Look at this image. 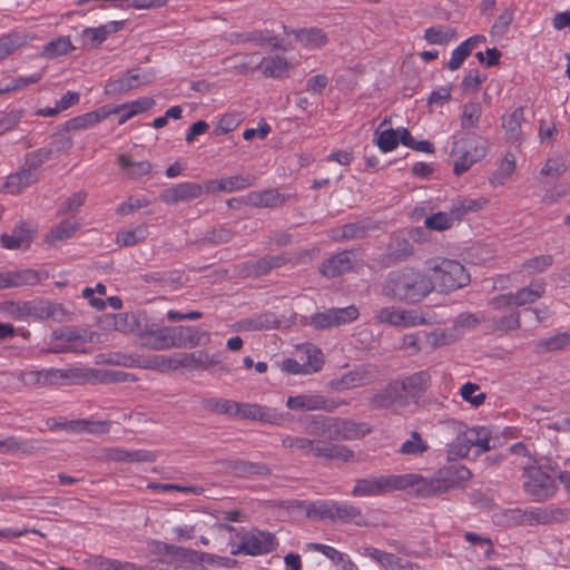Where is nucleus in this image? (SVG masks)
I'll return each mask as SVG.
<instances>
[{
    "label": "nucleus",
    "mask_w": 570,
    "mask_h": 570,
    "mask_svg": "<svg viewBox=\"0 0 570 570\" xmlns=\"http://www.w3.org/2000/svg\"><path fill=\"white\" fill-rule=\"evenodd\" d=\"M108 459L116 462H154L155 454L146 450L128 451L121 448H114L108 451Z\"/></svg>",
    "instance_id": "nucleus-35"
},
{
    "label": "nucleus",
    "mask_w": 570,
    "mask_h": 570,
    "mask_svg": "<svg viewBox=\"0 0 570 570\" xmlns=\"http://www.w3.org/2000/svg\"><path fill=\"white\" fill-rule=\"evenodd\" d=\"M155 75L151 70L131 69L118 79H110L105 86V94L115 96L129 91L130 89L149 83Z\"/></svg>",
    "instance_id": "nucleus-11"
},
{
    "label": "nucleus",
    "mask_w": 570,
    "mask_h": 570,
    "mask_svg": "<svg viewBox=\"0 0 570 570\" xmlns=\"http://www.w3.org/2000/svg\"><path fill=\"white\" fill-rule=\"evenodd\" d=\"M353 268L352 253L342 252L325 261L320 267L322 275L333 278Z\"/></svg>",
    "instance_id": "nucleus-28"
},
{
    "label": "nucleus",
    "mask_w": 570,
    "mask_h": 570,
    "mask_svg": "<svg viewBox=\"0 0 570 570\" xmlns=\"http://www.w3.org/2000/svg\"><path fill=\"white\" fill-rule=\"evenodd\" d=\"M318 513L323 518L340 520L344 522L355 521L356 524H361V521L356 520L362 517L361 510L357 507L346 502H322L318 507Z\"/></svg>",
    "instance_id": "nucleus-19"
},
{
    "label": "nucleus",
    "mask_w": 570,
    "mask_h": 570,
    "mask_svg": "<svg viewBox=\"0 0 570 570\" xmlns=\"http://www.w3.org/2000/svg\"><path fill=\"white\" fill-rule=\"evenodd\" d=\"M275 326V321L271 320L269 315H258L253 318L243 320L238 323L240 331H261L264 328H272Z\"/></svg>",
    "instance_id": "nucleus-63"
},
{
    "label": "nucleus",
    "mask_w": 570,
    "mask_h": 570,
    "mask_svg": "<svg viewBox=\"0 0 570 570\" xmlns=\"http://www.w3.org/2000/svg\"><path fill=\"white\" fill-rule=\"evenodd\" d=\"M567 160L561 156L550 157L543 168L541 175L550 177L552 179L559 178L567 169Z\"/></svg>",
    "instance_id": "nucleus-62"
},
{
    "label": "nucleus",
    "mask_w": 570,
    "mask_h": 570,
    "mask_svg": "<svg viewBox=\"0 0 570 570\" xmlns=\"http://www.w3.org/2000/svg\"><path fill=\"white\" fill-rule=\"evenodd\" d=\"M171 336L174 348H193L210 341L208 332L195 326H174Z\"/></svg>",
    "instance_id": "nucleus-18"
},
{
    "label": "nucleus",
    "mask_w": 570,
    "mask_h": 570,
    "mask_svg": "<svg viewBox=\"0 0 570 570\" xmlns=\"http://www.w3.org/2000/svg\"><path fill=\"white\" fill-rule=\"evenodd\" d=\"M282 444L286 449L296 450L303 454L313 453L315 456L317 445H320L315 440L301 436H286L282 440Z\"/></svg>",
    "instance_id": "nucleus-53"
},
{
    "label": "nucleus",
    "mask_w": 570,
    "mask_h": 570,
    "mask_svg": "<svg viewBox=\"0 0 570 570\" xmlns=\"http://www.w3.org/2000/svg\"><path fill=\"white\" fill-rule=\"evenodd\" d=\"M444 483L448 485L446 491L458 487L460 483L468 481L471 476V472L463 465L452 466L440 470Z\"/></svg>",
    "instance_id": "nucleus-50"
},
{
    "label": "nucleus",
    "mask_w": 570,
    "mask_h": 570,
    "mask_svg": "<svg viewBox=\"0 0 570 570\" xmlns=\"http://www.w3.org/2000/svg\"><path fill=\"white\" fill-rule=\"evenodd\" d=\"M358 317V309L354 306L343 308H330L325 312L317 313L312 317V325L316 328H325L330 326H338L351 323Z\"/></svg>",
    "instance_id": "nucleus-16"
},
{
    "label": "nucleus",
    "mask_w": 570,
    "mask_h": 570,
    "mask_svg": "<svg viewBox=\"0 0 570 570\" xmlns=\"http://www.w3.org/2000/svg\"><path fill=\"white\" fill-rule=\"evenodd\" d=\"M122 22L111 21L97 28H86L82 31V38L90 42L91 46H99L110 33L117 32Z\"/></svg>",
    "instance_id": "nucleus-45"
},
{
    "label": "nucleus",
    "mask_w": 570,
    "mask_h": 570,
    "mask_svg": "<svg viewBox=\"0 0 570 570\" xmlns=\"http://www.w3.org/2000/svg\"><path fill=\"white\" fill-rule=\"evenodd\" d=\"M110 116L109 107L104 106L94 111L79 115L77 117L71 118L66 122V129L69 131H81L89 128H92L98 122L102 121L107 117Z\"/></svg>",
    "instance_id": "nucleus-26"
},
{
    "label": "nucleus",
    "mask_w": 570,
    "mask_h": 570,
    "mask_svg": "<svg viewBox=\"0 0 570 570\" xmlns=\"http://www.w3.org/2000/svg\"><path fill=\"white\" fill-rule=\"evenodd\" d=\"M238 417L258 420L275 425L282 424L285 420L284 415L275 409L250 403H239Z\"/></svg>",
    "instance_id": "nucleus-21"
},
{
    "label": "nucleus",
    "mask_w": 570,
    "mask_h": 570,
    "mask_svg": "<svg viewBox=\"0 0 570 570\" xmlns=\"http://www.w3.org/2000/svg\"><path fill=\"white\" fill-rule=\"evenodd\" d=\"M257 68L261 69L266 77L278 78L287 75L291 63L284 57L273 56L263 58L257 65Z\"/></svg>",
    "instance_id": "nucleus-36"
},
{
    "label": "nucleus",
    "mask_w": 570,
    "mask_h": 570,
    "mask_svg": "<svg viewBox=\"0 0 570 570\" xmlns=\"http://www.w3.org/2000/svg\"><path fill=\"white\" fill-rule=\"evenodd\" d=\"M311 548L327 557L335 564L341 566L343 570H358L357 566L350 559L347 554L336 550L333 547L322 543H312Z\"/></svg>",
    "instance_id": "nucleus-44"
},
{
    "label": "nucleus",
    "mask_w": 570,
    "mask_h": 570,
    "mask_svg": "<svg viewBox=\"0 0 570 570\" xmlns=\"http://www.w3.org/2000/svg\"><path fill=\"white\" fill-rule=\"evenodd\" d=\"M445 426L449 432L455 434V438L448 444V459L455 461L466 456L472 446H476L480 452H487L491 449L490 433L483 428H468L459 421H448Z\"/></svg>",
    "instance_id": "nucleus-3"
},
{
    "label": "nucleus",
    "mask_w": 570,
    "mask_h": 570,
    "mask_svg": "<svg viewBox=\"0 0 570 570\" xmlns=\"http://www.w3.org/2000/svg\"><path fill=\"white\" fill-rule=\"evenodd\" d=\"M524 491L537 501H544L556 492L553 479L541 469L531 468L527 471L523 483Z\"/></svg>",
    "instance_id": "nucleus-10"
},
{
    "label": "nucleus",
    "mask_w": 570,
    "mask_h": 570,
    "mask_svg": "<svg viewBox=\"0 0 570 570\" xmlns=\"http://www.w3.org/2000/svg\"><path fill=\"white\" fill-rule=\"evenodd\" d=\"M493 327L495 331L509 332L520 327V313L511 311L509 314L492 317Z\"/></svg>",
    "instance_id": "nucleus-61"
},
{
    "label": "nucleus",
    "mask_w": 570,
    "mask_h": 570,
    "mask_svg": "<svg viewBox=\"0 0 570 570\" xmlns=\"http://www.w3.org/2000/svg\"><path fill=\"white\" fill-rule=\"evenodd\" d=\"M489 144L482 137H473L456 141L452 149L453 171L460 176L468 171L475 163L483 159L488 153Z\"/></svg>",
    "instance_id": "nucleus-7"
},
{
    "label": "nucleus",
    "mask_w": 570,
    "mask_h": 570,
    "mask_svg": "<svg viewBox=\"0 0 570 570\" xmlns=\"http://www.w3.org/2000/svg\"><path fill=\"white\" fill-rule=\"evenodd\" d=\"M368 382L367 373L363 370H354L343 374L341 377L332 380L330 382V386L337 391L342 392L345 390H352L356 387H361Z\"/></svg>",
    "instance_id": "nucleus-33"
},
{
    "label": "nucleus",
    "mask_w": 570,
    "mask_h": 570,
    "mask_svg": "<svg viewBox=\"0 0 570 570\" xmlns=\"http://www.w3.org/2000/svg\"><path fill=\"white\" fill-rule=\"evenodd\" d=\"M239 543L233 546L230 553L233 556H263L276 550L278 540L274 533L263 531L257 528L250 530H242L237 534Z\"/></svg>",
    "instance_id": "nucleus-5"
},
{
    "label": "nucleus",
    "mask_w": 570,
    "mask_h": 570,
    "mask_svg": "<svg viewBox=\"0 0 570 570\" xmlns=\"http://www.w3.org/2000/svg\"><path fill=\"white\" fill-rule=\"evenodd\" d=\"M255 177L253 175H234L224 177L219 180H208L205 183L206 194L219 191L233 193L253 186Z\"/></svg>",
    "instance_id": "nucleus-23"
},
{
    "label": "nucleus",
    "mask_w": 570,
    "mask_h": 570,
    "mask_svg": "<svg viewBox=\"0 0 570 570\" xmlns=\"http://www.w3.org/2000/svg\"><path fill=\"white\" fill-rule=\"evenodd\" d=\"M432 291V279L413 268L390 273L382 285V294L385 297L409 304L420 303Z\"/></svg>",
    "instance_id": "nucleus-1"
},
{
    "label": "nucleus",
    "mask_w": 570,
    "mask_h": 570,
    "mask_svg": "<svg viewBox=\"0 0 570 570\" xmlns=\"http://www.w3.org/2000/svg\"><path fill=\"white\" fill-rule=\"evenodd\" d=\"M316 456L348 462L354 459V452L342 444H320L316 449Z\"/></svg>",
    "instance_id": "nucleus-43"
},
{
    "label": "nucleus",
    "mask_w": 570,
    "mask_h": 570,
    "mask_svg": "<svg viewBox=\"0 0 570 570\" xmlns=\"http://www.w3.org/2000/svg\"><path fill=\"white\" fill-rule=\"evenodd\" d=\"M247 203L255 207H277L285 198L275 189L253 191L247 195Z\"/></svg>",
    "instance_id": "nucleus-42"
},
{
    "label": "nucleus",
    "mask_w": 570,
    "mask_h": 570,
    "mask_svg": "<svg viewBox=\"0 0 570 570\" xmlns=\"http://www.w3.org/2000/svg\"><path fill=\"white\" fill-rule=\"evenodd\" d=\"M482 115V108L479 102H466L462 107L461 127L463 129H475Z\"/></svg>",
    "instance_id": "nucleus-54"
},
{
    "label": "nucleus",
    "mask_w": 570,
    "mask_h": 570,
    "mask_svg": "<svg viewBox=\"0 0 570 570\" xmlns=\"http://www.w3.org/2000/svg\"><path fill=\"white\" fill-rule=\"evenodd\" d=\"M424 39L431 45H445L456 39V33L451 28L432 27L425 30Z\"/></svg>",
    "instance_id": "nucleus-57"
},
{
    "label": "nucleus",
    "mask_w": 570,
    "mask_h": 570,
    "mask_svg": "<svg viewBox=\"0 0 570 570\" xmlns=\"http://www.w3.org/2000/svg\"><path fill=\"white\" fill-rule=\"evenodd\" d=\"M488 199L481 197L478 199H463L452 205V214L456 219H461L469 213H474L488 205Z\"/></svg>",
    "instance_id": "nucleus-56"
},
{
    "label": "nucleus",
    "mask_w": 570,
    "mask_h": 570,
    "mask_svg": "<svg viewBox=\"0 0 570 570\" xmlns=\"http://www.w3.org/2000/svg\"><path fill=\"white\" fill-rule=\"evenodd\" d=\"M71 432H88L91 434H104L109 432L110 423L106 421H91V420H73L67 422L62 426Z\"/></svg>",
    "instance_id": "nucleus-40"
},
{
    "label": "nucleus",
    "mask_w": 570,
    "mask_h": 570,
    "mask_svg": "<svg viewBox=\"0 0 570 570\" xmlns=\"http://www.w3.org/2000/svg\"><path fill=\"white\" fill-rule=\"evenodd\" d=\"M37 281V275L31 272H22L16 275L0 274V288H9L12 286H20L24 284H31Z\"/></svg>",
    "instance_id": "nucleus-59"
},
{
    "label": "nucleus",
    "mask_w": 570,
    "mask_h": 570,
    "mask_svg": "<svg viewBox=\"0 0 570 570\" xmlns=\"http://www.w3.org/2000/svg\"><path fill=\"white\" fill-rule=\"evenodd\" d=\"M30 315L33 318H53L62 321L63 311L60 305L52 304L50 302L31 301L29 302Z\"/></svg>",
    "instance_id": "nucleus-41"
},
{
    "label": "nucleus",
    "mask_w": 570,
    "mask_h": 570,
    "mask_svg": "<svg viewBox=\"0 0 570 570\" xmlns=\"http://www.w3.org/2000/svg\"><path fill=\"white\" fill-rule=\"evenodd\" d=\"M33 240V233L26 226H20L12 230L11 234H3L1 243L8 249H26Z\"/></svg>",
    "instance_id": "nucleus-34"
},
{
    "label": "nucleus",
    "mask_w": 570,
    "mask_h": 570,
    "mask_svg": "<svg viewBox=\"0 0 570 570\" xmlns=\"http://www.w3.org/2000/svg\"><path fill=\"white\" fill-rule=\"evenodd\" d=\"M147 317L145 312L107 314L101 320V327L139 336Z\"/></svg>",
    "instance_id": "nucleus-9"
},
{
    "label": "nucleus",
    "mask_w": 570,
    "mask_h": 570,
    "mask_svg": "<svg viewBox=\"0 0 570 570\" xmlns=\"http://www.w3.org/2000/svg\"><path fill=\"white\" fill-rule=\"evenodd\" d=\"M155 105V100L149 97L138 98L134 101L116 106L114 108L109 107L110 115L119 114V125H124L126 121L135 117L136 115L142 114L149 110Z\"/></svg>",
    "instance_id": "nucleus-27"
},
{
    "label": "nucleus",
    "mask_w": 570,
    "mask_h": 570,
    "mask_svg": "<svg viewBox=\"0 0 570 570\" xmlns=\"http://www.w3.org/2000/svg\"><path fill=\"white\" fill-rule=\"evenodd\" d=\"M75 50V47L69 37H58L48 42L41 51V56L47 59H56L66 56Z\"/></svg>",
    "instance_id": "nucleus-47"
},
{
    "label": "nucleus",
    "mask_w": 570,
    "mask_h": 570,
    "mask_svg": "<svg viewBox=\"0 0 570 570\" xmlns=\"http://www.w3.org/2000/svg\"><path fill=\"white\" fill-rule=\"evenodd\" d=\"M523 121V108H517L508 117H503L502 126L509 140L519 141L521 139V126Z\"/></svg>",
    "instance_id": "nucleus-46"
},
{
    "label": "nucleus",
    "mask_w": 570,
    "mask_h": 570,
    "mask_svg": "<svg viewBox=\"0 0 570 570\" xmlns=\"http://www.w3.org/2000/svg\"><path fill=\"white\" fill-rule=\"evenodd\" d=\"M340 405L338 402L324 397L321 394H297L286 401V406L292 411H325L333 412Z\"/></svg>",
    "instance_id": "nucleus-13"
},
{
    "label": "nucleus",
    "mask_w": 570,
    "mask_h": 570,
    "mask_svg": "<svg viewBox=\"0 0 570 570\" xmlns=\"http://www.w3.org/2000/svg\"><path fill=\"white\" fill-rule=\"evenodd\" d=\"M400 128H390V120L384 119L375 130V142L381 151L389 153L399 145Z\"/></svg>",
    "instance_id": "nucleus-31"
},
{
    "label": "nucleus",
    "mask_w": 570,
    "mask_h": 570,
    "mask_svg": "<svg viewBox=\"0 0 570 570\" xmlns=\"http://www.w3.org/2000/svg\"><path fill=\"white\" fill-rule=\"evenodd\" d=\"M21 383L28 387H38L46 384H52L60 377H63L59 370L48 368L40 371H23L18 375Z\"/></svg>",
    "instance_id": "nucleus-29"
},
{
    "label": "nucleus",
    "mask_w": 570,
    "mask_h": 570,
    "mask_svg": "<svg viewBox=\"0 0 570 570\" xmlns=\"http://www.w3.org/2000/svg\"><path fill=\"white\" fill-rule=\"evenodd\" d=\"M428 450L429 444L426 441L422 439L419 432L413 431L410 435V439L401 444L399 452L404 455L419 456L425 453Z\"/></svg>",
    "instance_id": "nucleus-51"
},
{
    "label": "nucleus",
    "mask_w": 570,
    "mask_h": 570,
    "mask_svg": "<svg viewBox=\"0 0 570 570\" xmlns=\"http://www.w3.org/2000/svg\"><path fill=\"white\" fill-rule=\"evenodd\" d=\"M406 400L420 395L428 386L429 376L424 372L414 373L403 380H397Z\"/></svg>",
    "instance_id": "nucleus-38"
},
{
    "label": "nucleus",
    "mask_w": 570,
    "mask_h": 570,
    "mask_svg": "<svg viewBox=\"0 0 570 570\" xmlns=\"http://www.w3.org/2000/svg\"><path fill=\"white\" fill-rule=\"evenodd\" d=\"M512 513L515 515V518H519L520 521H524L530 524L548 523L553 519L551 511L540 508H531L529 510H525L524 512L520 510H514L512 511Z\"/></svg>",
    "instance_id": "nucleus-55"
},
{
    "label": "nucleus",
    "mask_w": 570,
    "mask_h": 570,
    "mask_svg": "<svg viewBox=\"0 0 570 570\" xmlns=\"http://www.w3.org/2000/svg\"><path fill=\"white\" fill-rule=\"evenodd\" d=\"M305 432L314 438L325 440H350L354 436V428L351 422L321 415H311L306 419Z\"/></svg>",
    "instance_id": "nucleus-6"
},
{
    "label": "nucleus",
    "mask_w": 570,
    "mask_h": 570,
    "mask_svg": "<svg viewBox=\"0 0 570 570\" xmlns=\"http://www.w3.org/2000/svg\"><path fill=\"white\" fill-rule=\"evenodd\" d=\"M460 395L465 402L470 403L474 407L482 405L487 397L485 393L481 391V387L471 382L461 386Z\"/></svg>",
    "instance_id": "nucleus-60"
},
{
    "label": "nucleus",
    "mask_w": 570,
    "mask_h": 570,
    "mask_svg": "<svg viewBox=\"0 0 570 570\" xmlns=\"http://www.w3.org/2000/svg\"><path fill=\"white\" fill-rule=\"evenodd\" d=\"M458 220L452 214V208L449 213L439 212L430 217H426L424 224L428 228L433 230H445L449 229L454 222Z\"/></svg>",
    "instance_id": "nucleus-58"
},
{
    "label": "nucleus",
    "mask_w": 570,
    "mask_h": 570,
    "mask_svg": "<svg viewBox=\"0 0 570 570\" xmlns=\"http://www.w3.org/2000/svg\"><path fill=\"white\" fill-rule=\"evenodd\" d=\"M227 468L239 476L268 473V469L265 465L243 460L229 461Z\"/></svg>",
    "instance_id": "nucleus-52"
},
{
    "label": "nucleus",
    "mask_w": 570,
    "mask_h": 570,
    "mask_svg": "<svg viewBox=\"0 0 570 570\" xmlns=\"http://www.w3.org/2000/svg\"><path fill=\"white\" fill-rule=\"evenodd\" d=\"M117 161L126 177L130 179H138L151 171V164L149 161H134L125 154L119 155Z\"/></svg>",
    "instance_id": "nucleus-39"
},
{
    "label": "nucleus",
    "mask_w": 570,
    "mask_h": 570,
    "mask_svg": "<svg viewBox=\"0 0 570 570\" xmlns=\"http://www.w3.org/2000/svg\"><path fill=\"white\" fill-rule=\"evenodd\" d=\"M147 237V230L144 227H137L130 230H121L117 234L116 242L120 246H132Z\"/></svg>",
    "instance_id": "nucleus-64"
},
{
    "label": "nucleus",
    "mask_w": 570,
    "mask_h": 570,
    "mask_svg": "<svg viewBox=\"0 0 570 570\" xmlns=\"http://www.w3.org/2000/svg\"><path fill=\"white\" fill-rule=\"evenodd\" d=\"M432 273L433 289L438 287L442 292H451L465 286L470 276L464 266L456 261L446 258H433L426 263Z\"/></svg>",
    "instance_id": "nucleus-4"
},
{
    "label": "nucleus",
    "mask_w": 570,
    "mask_h": 570,
    "mask_svg": "<svg viewBox=\"0 0 570 570\" xmlns=\"http://www.w3.org/2000/svg\"><path fill=\"white\" fill-rule=\"evenodd\" d=\"M399 474H382L357 479L352 490L353 497H376L404 490V481Z\"/></svg>",
    "instance_id": "nucleus-8"
},
{
    "label": "nucleus",
    "mask_w": 570,
    "mask_h": 570,
    "mask_svg": "<svg viewBox=\"0 0 570 570\" xmlns=\"http://www.w3.org/2000/svg\"><path fill=\"white\" fill-rule=\"evenodd\" d=\"M210 515L190 513L185 517L180 524L171 528V533L177 540H189L198 531L209 528Z\"/></svg>",
    "instance_id": "nucleus-22"
},
{
    "label": "nucleus",
    "mask_w": 570,
    "mask_h": 570,
    "mask_svg": "<svg viewBox=\"0 0 570 570\" xmlns=\"http://www.w3.org/2000/svg\"><path fill=\"white\" fill-rule=\"evenodd\" d=\"M80 224L76 219H66L52 227L45 236V243L55 246L57 243L71 238L79 229Z\"/></svg>",
    "instance_id": "nucleus-32"
},
{
    "label": "nucleus",
    "mask_w": 570,
    "mask_h": 570,
    "mask_svg": "<svg viewBox=\"0 0 570 570\" xmlns=\"http://www.w3.org/2000/svg\"><path fill=\"white\" fill-rule=\"evenodd\" d=\"M570 346V330L538 342V352H557Z\"/></svg>",
    "instance_id": "nucleus-48"
},
{
    "label": "nucleus",
    "mask_w": 570,
    "mask_h": 570,
    "mask_svg": "<svg viewBox=\"0 0 570 570\" xmlns=\"http://www.w3.org/2000/svg\"><path fill=\"white\" fill-rule=\"evenodd\" d=\"M376 321L391 326L412 327L424 324V318L413 311L389 306L381 308L376 314Z\"/></svg>",
    "instance_id": "nucleus-15"
},
{
    "label": "nucleus",
    "mask_w": 570,
    "mask_h": 570,
    "mask_svg": "<svg viewBox=\"0 0 570 570\" xmlns=\"http://www.w3.org/2000/svg\"><path fill=\"white\" fill-rule=\"evenodd\" d=\"M232 43H252L257 47H268L274 50L283 49L279 41L268 30H255L250 32H233L228 36Z\"/></svg>",
    "instance_id": "nucleus-24"
},
{
    "label": "nucleus",
    "mask_w": 570,
    "mask_h": 570,
    "mask_svg": "<svg viewBox=\"0 0 570 570\" xmlns=\"http://www.w3.org/2000/svg\"><path fill=\"white\" fill-rule=\"evenodd\" d=\"M409 403L402 385L399 384L397 380L391 382L385 389L376 392L371 397V404L375 409H387L393 406H405Z\"/></svg>",
    "instance_id": "nucleus-20"
},
{
    "label": "nucleus",
    "mask_w": 570,
    "mask_h": 570,
    "mask_svg": "<svg viewBox=\"0 0 570 570\" xmlns=\"http://www.w3.org/2000/svg\"><path fill=\"white\" fill-rule=\"evenodd\" d=\"M286 35H294L295 40L308 50L321 49L327 43L326 35L317 28L288 30L286 26L283 27Z\"/></svg>",
    "instance_id": "nucleus-25"
},
{
    "label": "nucleus",
    "mask_w": 570,
    "mask_h": 570,
    "mask_svg": "<svg viewBox=\"0 0 570 570\" xmlns=\"http://www.w3.org/2000/svg\"><path fill=\"white\" fill-rule=\"evenodd\" d=\"M141 344L153 351H165L174 348L171 327L170 326H156L149 317L145 322L141 332L138 336Z\"/></svg>",
    "instance_id": "nucleus-12"
},
{
    "label": "nucleus",
    "mask_w": 570,
    "mask_h": 570,
    "mask_svg": "<svg viewBox=\"0 0 570 570\" xmlns=\"http://www.w3.org/2000/svg\"><path fill=\"white\" fill-rule=\"evenodd\" d=\"M399 478L406 479L404 481V490L414 488L421 497H432L446 492L448 485L444 483L440 471L432 479H424L415 473L399 474Z\"/></svg>",
    "instance_id": "nucleus-14"
},
{
    "label": "nucleus",
    "mask_w": 570,
    "mask_h": 570,
    "mask_svg": "<svg viewBox=\"0 0 570 570\" xmlns=\"http://www.w3.org/2000/svg\"><path fill=\"white\" fill-rule=\"evenodd\" d=\"M219 363V354H209L207 351L200 350L173 355H151L148 358L132 360L130 364L159 372L177 371L180 368L191 372L207 371Z\"/></svg>",
    "instance_id": "nucleus-2"
},
{
    "label": "nucleus",
    "mask_w": 570,
    "mask_h": 570,
    "mask_svg": "<svg viewBox=\"0 0 570 570\" xmlns=\"http://www.w3.org/2000/svg\"><path fill=\"white\" fill-rule=\"evenodd\" d=\"M514 170V157L512 155H507L502 159L499 169L490 176L489 181L492 186H502L505 184L507 180L511 178Z\"/></svg>",
    "instance_id": "nucleus-49"
},
{
    "label": "nucleus",
    "mask_w": 570,
    "mask_h": 570,
    "mask_svg": "<svg viewBox=\"0 0 570 570\" xmlns=\"http://www.w3.org/2000/svg\"><path fill=\"white\" fill-rule=\"evenodd\" d=\"M36 179V174L30 168H27L20 173L8 176L3 184V189L12 195L19 194L33 184Z\"/></svg>",
    "instance_id": "nucleus-37"
},
{
    "label": "nucleus",
    "mask_w": 570,
    "mask_h": 570,
    "mask_svg": "<svg viewBox=\"0 0 570 570\" xmlns=\"http://www.w3.org/2000/svg\"><path fill=\"white\" fill-rule=\"evenodd\" d=\"M546 293V283L541 279L531 282L528 286L512 293V301L515 307L524 306L537 302Z\"/></svg>",
    "instance_id": "nucleus-30"
},
{
    "label": "nucleus",
    "mask_w": 570,
    "mask_h": 570,
    "mask_svg": "<svg viewBox=\"0 0 570 570\" xmlns=\"http://www.w3.org/2000/svg\"><path fill=\"white\" fill-rule=\"evenodd\" d=\"M203 194H206L205 184L185 181L163 190L159 198L165 204L176 205L181 202L196 199Z\"/></svg>",
    "instance_id": "nucleus-17"
}]
</instances>
